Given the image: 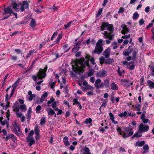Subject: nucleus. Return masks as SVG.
I'll return each mask as SVG.
<instances>
[{
    "mask_svg": "<svg viewBox=\"0 0 154 154\" xmlns=\"http://www.w3.org/2000/svg\"><path fill=\"white\" fill-rule=\"evenodd\" d=\"M132 50V49L128 48L127 49L124 51L123 54L125 56H127L131 53Z\"/></svg>",
    "mask_w": 154,
    "mask_h": 154,
    "instance_id": "nucleus-26",
    "label": "nucleus"
},
{
    "mask_svg": "<svg viewBox=\"0 0 154 154\" xmlns=\"http://www.w3.org/2000/svg\"><path fill=\"white\" fill-rule=\"evenodd\" d=\"M47 67L46 66L43 69H40L37 74V76L35 75L32 76L33 79L35 81H36L37 78L38 79H42L43 78H45L46 76L45 72L47 70Z\"/></svg>",
    "mask_w": 154,
    "mask_h": 154,
    "instance_id": "nucleus-4",
    "label": "nucleus"
},
{
    "mask_svg": "<svg viewBox=\"0 0 154 154\" xmlns=\"http://www.w3.org/2000/svg\"><path fill=\"white\" fill-rule=\"evenodd\" d=\"M30 26L33 27H34L35 26V22L34 20H32L30 23Z\"/></svg>",
    "mask_w": 154,
    "mask_h": 154,
    "instance_id": "nucleus-53",
    "label": "nucleus"
},
{
    "mask_svg": "<svg viewBox=\"0 0 154 154\" xmlns=\"http://www.w3.org/2000/svg\"><path fill=\"white\" fill-rule=\"evenodd\" d=\"M118 115L121 117H127L128 116H130L133 117L135 115V114H134V115H132L131 114V112H128L126 111H124L123 112H121L119 113L118 114Z\"/></svg>",
    "mask_w": 154,
    "mask_h": 154,
    "instance_id": "nucleus-14",
    "label": "nucleus"
},
{
    "mask_svg": "<svg viewBox=\"0 0 154 154\" xmlns=\"http://www.w3.org/2000/svg\"><path fill=\"white\" fill-rule=\"evenodd\" d=\"M14 137V136L13 134H8L5 137V140L7 141L10 138L13 139Z\"/></svg>",
    "mask_w": 154,
    "mask_h": 154,
    "instance_id": "nucleus-39",
    "label": "nucleus"
},
{
    "mask_svg": "<svg viewBox=\"0 0 154 154\" xmlns=\"http://www.w3.org/2000/svg\"><path fill=\"white\" fill-rule=\"evenodd\" d=\"M32 108L30 107L28 109L26 114V119L27 121H29L31 119L32 115Z\"/></svg>",
    "mask_w": 154,
    "mask_h": 154,
    "instance_id": "nucleus-19",
    "label": "nucleus"
},
{
    "mask_svg": "<svg viewBox=\"0 0 154 154\" xmlns=\"http://www.w3.org/2000/svg\"><path fill=\"white\" fill-rule=\"evenodd\" d=\"M6 117L7 118V120H3V118L2 117L0 118V122L1 125L3 126H4L5 125L6 126V127L7 129L9 128V117L10 116V112L9 110H7V111L6 112Z\"/></svg>",
    "mask_w": 154,
    "mask_h": 154,
    "instance_id": "nucleus-5",
    "label": "nucleus"
},
{
    "mask_svg": "<svg viewBox=\"0 0 154 154\" xmlns=\"http://www.w3.org/2000/svg\"><path fill=\"white\" fill-rule=\"evenodd\" d=\"M20 108L22 112L26 111L27 109L26 106L24 104L21 105L20 106Z\"/></svg>",
    "mask_w": 154,
    "mask_h": 154,
    "instance_id": "nucleus-35",
    "label": "nucleus"
},
{
    "mask_svg": "<svg viewBox=\"0 0 154 154\" xmlns=\"http://www.w3.org/2000/svg\"><path fill=\"white\" fill-rule=\"evenodd\" d=\"M101 82V81L100 79H98L96 80L95 81V83L94 84L95 86H96V85H98L99 84H100Z\"/></svg>",
    "mask_w": 154,
    "mask_h": 154,
    "instance_id": "nucleus-54",
    "label": "nucleus"
},
{
    "mask_svg": "<svg viewBox=\"0 0 154 154\" xmlns=\"http://www.w3.org/2000/svg\"><path fill=\"white\" fill-rule=\"evenodd\" d=\"M55 99L53 97H51L50 99V100H49L47 102V103L48 105V106H50V104L52 103H53V102L55 101Z\"/></svg>",
    "mask_w": 154,
    "mask_h": 154,
    "instance_id": "nucleus-43",
    "label": "nucleus"
},
{
    "mask_svg": "<svg viewBox=\"0 0 154 154\" xmlns=\"http://www.w3.org/2000/svg\"><path fill=\"white\" fill-rule=\"evenodd\" d=\"M111 89L113 90H117L118 89V87L117 85L114 82H113L111 84Z\"/></svg>",
    "mask_w": 154,
    "mask_h": 154,
    "instance_id": "nucleus-27",
    "label": "nucleus"
},
{
    "mask_svg": "<svg viewBox=\"0 0 154 154\" xmlns=\"http://www.w3.org/2000/svg\"><path fill=\"white\" fill-rule=\"evenodd\" d=\"M59 102L58 101H54L52 105V107L54 109V110H55V109H56V108H58L57 107L58 105L57 104Z\"/></svg>",
    "mask_w": 154,
    "mask_h": 154,
    "instance_id": "nucleus-36",
    "label": "nucleus"
},
{
    "mask_svg": "<svg viewBox=\"0 0 154 154\" xmlns=\"http://www.w3.org/2000/svg\"><path fill=\"white\" fill-rule=\"evenodd\" d=\"M92 122V120L91 118H89L88 119H87L84 122V123L86 124H87L88 123H91Z\"/></svg>",
    "mask_w": 154,
    "mask_h": 154,
    "instance_id": "nucleus-49",
    "label": "nucleus"
},
{
    "mask_svg": "<svg viewBox=\"0 0 154 154\" xmlns=\"http://www.w3.org/2000/svg\"><path fill=\"white\" fill-rule=\"evenodd\" d=\"M100 125L101 126H100L99 128V131L100 132H104L106 131V130H107L108 128L106 123H102Z\"/></svg>",
    "mask_w": 154,
    "mask_h": 154,
    "instance_id": "nucleus-12",
    "label": "nucleus"
},
{
    "mask_svg": "<svg viewBox=\"0 0 154 154\" xmlns=\"http://www.w3.org/2000/svg\"><path fill=\"white\" fill-rule=\"evenodd\" d=\"M121 84L125 87H128L133 84V83H129L128 81L126 79H122L121 80Z\"/></svg>",
    "mask_w": 154,
    "mask_h": 154,
    "instance_id": "nucleus-15",
    "label": "nucleus"
},
{
    "mask_svg": "<svg viewBox=\"0 0 154 154\" xmlns=\"http://www.w3.org/2000/svg\"><path fill=\"white\" fill-rule=\"evenodd\" d=\"M34 134V131L33 130H31L29 134V136H30L32 137V136Z\"/></svg>",
    "mask_w": 154,
    "mask_h": 154,
    "instance_id": "nucleus-63",
    "label": "nucleus"
},
{
    "mask_svg": "<svg viewBox=\"0 0 154 154\" xmlns=\"http://www.w3.org/2000/svg\"><path fill=\"white\" fill-rule=\"evenodd\" d=\"M45 117H42V118L40 122V124L41 125H43L44 124H45Z\"/></svg>",
    "mask_w": 154,
    "mask_h": 154,
    "instance_id": "nucleus-45",
    "label": "nucleus"
},
{
    "mask_svg": "<svg viewBox=\"0 0 154 154\" xmlns=\"http://www.w3.org/2000/svg\"><path fill=\"white\" fill-rule=\"evenodd\" d=\"M103 83H102L100 85H96V86L95 87L98 88H100L103 87Z\"/></svg>",
    "mask_w": 154,
    "mask_h": 154,
    "instance_id": "nucleus-57",
    "label": "nucleus"
},
{
    "mask_svg": "<svg viewBox=\"0 0 154 154\" xmlns=\"http://www.w3.org/2000/svg\"><path fill=\"white\" fill-rule=\"evenodd\" d=\"M35 134L37 135L36 137V138L37 139L40 138L39 136V130L38 129V127L35 126Z\"/></svg>",
    "mask_w": 154,
    "mask_h": 154,
    "instance_id": "nucleus-24",
    "label": "nucleus"
},
{
    "mask_svg": "<svg viewBox=\"0 0 154 154\" xmlns=\"http://www.w3.org/2000/svg\"><path fill=\"white\" fill-rule=\"evenodd\" d=\"M14 88L12 89V91H11V95L10 96H9L8 95V94H6V97H5V101H8V100H9L10 99V98H11V96L13 94V93L14 92Z\"/></svg>",
    "mask_w": 154,
    "mask_h": 154,
    "instance_id": "nucleus-32",
    "label": "nucleus"
},
{
    "mask_svg": "<svg viewBox=\"0 0 154 154\" xmlns=\"http://www.w3.org/2000/svg\"><path fill=\"white\" fill-rule=\"evenodd\" d=\"M110 54V49L109 48H108L106 49L103 53V55L106 57H108Z\"/></svg>",
    "mask_w": 154,
    "mask_h": 154,
    "instance_id": "nucleus-22",
    "label": "nucleus"
},
{
    "mask_svg": "<svg viewBox=\"0 0 154 154\" xmlns=\"http://www.w3.org/2000/svg\"><path fill=\"white\" fill-rule=\"evenodd\" d=\"M103 8H100L99 9V10L98 11L97 14L96 15V16L97 17L99 16L101 14L102 12L103 11Z\"/></svg>",
    "mask_w": 154,
    "mask_h": 154,
    "instance_id": "nucleus-50",
    "label": "nucleus"
},
{
    "mask_svg": "<svg viewBox=\"0 0 154 154\" xmlns=\"http://www.w3.org/2000/svg\"><path fill=\"white\" fill-rule=\"evenodd\" d=\"M111 33H108L106 31H104L103 33L104 35V38H108L109 40L106 41V43L109 44L110 43V40H112L113 38V36Z\"/></svg>",
    "mask_w": 154,
    "mask_h": 154,
    "instance_id": "nucleus-9",
    "label": "nucleus"
},
{
    "mask_svg": "<svg viewBox=\"0 0 154 154\" xmlns=\"http://www.w3.org/2000/svg\"><path fill=\"white\" fill-rule=\"evenodd\" d=\"M17 116L20 118V120L22 122H24L25 121V117L24 115H22L21 113H17Z\"/></svg>",
    "mask_w": 154,
    "mask_h": 154,
    "instance_id": "nucleus-23",
    "label": "nucleus"
},
{
    "mask_svg": "<svg viewBox=\"0 0 154 154\" xmlns=\"http://www.w3.org/2000/svg\"><path fill=\"white\" fill-rule=\"evenodd\" d=\"M62 37V35L61 34H59L58 35V37L57 38V40L55 42L56 44H57L59 43Z\"/></svg>",
    "mask_w": 154,
    "mask_h": 154,
    "instance_id": "nucleus-41",
    "label": "nucleus"
},
{
    "mask_svg": "<svg viewBox=\"0 0 154 154\" xmlns=\"http://www.w3.org/2000/svg\"><path fill=\"white\" fill-rule=\"evenodd\" d=\"M145 112L143 111L142 113V115L141 116V119L142 120L143 122L144 123H147L148 122V120L147 119L145 118Z\"/></svg>",
    "mask_w": 154,
    "mask_h": 154,
    "instance_id": "nucleus-25",
    "label": "nucleus"
},
{
    "mask_svg": "<svg viewBox=\"0 0 154 154\" xmlns=\"http://www.w3.org/2000/svg\"><path fill=\"white\" fill-rule=\"evenodd\" d=\"M121 27L122 28L123 30L121 31L122 34H125L127 33L128 32V30L126 25L123 24L121 25Z\"/></svg>",
    "mask_w": 154,
    "mask_h": 154,
    "instance_id": "nucleus-21",
    "label": "nucleus"
},
{
    "mask_svg": "<svg viewBox=\"0 0 154 154\" xmlns=\"http://www.w3.org/2000/svg\"><path fill=\"white\" fill-rule=\"evenodd\" d=\"M46 111L48 114L49 115L52 116L55 114V112L54 110L52 109L51 108H48L47 109Z\"/></svg>",
    "mask_w": 154,
    "mask_h": 154,
    "instance_id": "nucleus-28",
    "label": "nucleus"
},
{
    "mask_svg": "<svg viewBox=\"0 0 154 154\" xmlns=\"http://www.w3.org/2000/svg\"><path fill=\"white\" fill-rule=\"evenodd\" d=\"M80 42H78L76 45V47L75 48H73L72 49L73 51H75V49H76V51H77L79 49V46L80 45Z\"/></svg>",
    "mask_w": 154,
    "mask_h": 154,
    "instance_id": "nucleus-47",
    "label": "nucleus"
},
{
    "mask_svg": "<svg viewBox=\"0 0 154 154\" xmlns=\"http://www.w3.org/2000/svg\"><path fill=\"white\" fill-rule=\"evenodd\" d=\"M124 9L123 8L121 7L119 9L118 13L119 14L122 13L124 12Z\"/></svg>",
    "mask_w": 154,
    "mask_h": 154,
    "instance_id": "nucleus-59",
    "label": "nucleus"
},
{
    "mask_svg": "<svg viewBox=\"0 0 154 154\" xmlns=\"http://www.w3.org/2000/svg\"><path fill=\"white\" fill-rule=\"evenodd\" d=\"M94 73V71L93 70H90L88 74V76H91Z\"/></svg>",
    "mask_w": 154,
    "mask_h": 154,
    "instance_id": "nucleus-56",
    "label": "nucleus"
},
{
    "mask_svg": "<svg viewBox=\"0 0 154 154\" xmlns=\"http://www.w3.org/2000/svg\"><path fill=\"white\" fill-rule=\"evenodd\" d=\"M57 34L58 33L57 32L54 33L53 34V35H52L51 37V39L52 40L53 39V38H54L57 35Z\"/></svg>",
    "mask_w": 154,
    "mask_h": 154,
    "instance_id": "nucleus-62",
    "label": "nucleus"
},
{
    "mask_svg": "<svg viewBox=\"0 0 154 154\" xmlns=\"http://www.w3.org/2000/svg\"><path fill=\"white\" fill-rule=\"evenodd\" d=\"M73 104H77L79 106V108L80 109H81L82 108V107L81 104L79 102L78 100L76 99H74L73 100Z\"/></svg>",
    "mask_w": 154,
    "mask_h": 154,
    "instance_id": "nucleus-37",
    "label": "nucleus"
},
{
    "mask_svg": "<svg viewBox=\"0 0 154 154\" xmlns=\"http://www.w3.org/2000/svg\"><path fill=\"white\" fill-rule=\"evenodd\" d=\"M109 116L110 117V118L111 120H113V119H114L115 117L112 114L111 112H110L109 113Z\"/></svg>",
    "mask_w": 154,
    "mask_h": 154,
    "instance_id": "nucleus-61",
    "label": "nucleus"
},
{
    "mask_svg": "<svg viewBox=\"0 0 154 154\" xmlns=\"http://www.w3.org/2000/svg\"><path fill=\"white\" fill-rule=\"evenodd\" d=\"M27 141L29 143V145L31 146L35 143V141L32 137L28 136L26 138Z\"/></svg>",
    "mask_w": 154,
    "mask_h": 154,
    "instance_id": "nucleus-17",
    "label": "nucleus"
},
{
    "mask_svg": "<svg viewBox=\"0 0 154 154\" xmlns=\"http://www.w3.org/2000/svg\"><path fill=\"white\" fill-rule=\"evenodd\" d=\"M103 40L102 39L99 40L97 43L96 46L95 47L94 52L98 54L100 53L103 50V48L102 45Z\"/></svg>",
    "mask_w": 154,
    "mask_h": 154,
    "instance_id": "nucleus-6",
    "label": "nucleus"
},
{
    "mask_svg": "<svg viewBox=\"0 0 154 154\" xmlns=\"http://www.w3.org/2000/svg\"><path fill=\"white\" fill-rule=\"evenodd\" d=\"M105 30H109L110 31L109 33H111L112 34L113 30V26L107 23H104L101 26V30L103 31Z\"/></svg>",
    "mask_w": 154,
    "mask_h": 154,
    "instance_id": "nucleus-7",
    "label": "nucleus"
},
{
    "mask_svg": "<svg viewBox=\"0 0 154 154\" xmlns=\"http://www.w3.org/2000/svg\"><path fill=\"white\" fill-rule=\"evenodd\" d=\"M11 5L12 6L13 9L15 11H19L20 9L21 12L23 11L25 8H27L28 7V2L26 1H24L23 3L19 4L13 3Z\"/></svg>",
    "mask_w": 154,
    "mask_h": 154,
    "instance_id": "nucleus-3",
    "label": "nucleus"
},
{
    "mask_svg": "<svg viewBox=\"0 0 154 154\" xmlns=\"http://www.w3.org/2000/svg\"><path fill=\"white\" fill-rule=\"evenodd\" d=\"M68 138L67 137H65L63 138V142L65 145L67 146L70 145V143L68 141Z\"/></svg>",
    "mask_w": 154,
    "mask_h": 154,
    "instance_id": "nucleus-30",
    "label": "nucleus"
},
{
    "mask_svg": "<svg viewBox=\"0 0 154 154\" xmlns=\"http://www.w3.org/2000/svg\"><path fill=\"white\" fill-rule=\"evenodd\" d=\"M82 154H91L90 152L89 149L87 147H85L84 148V151Z\"/></svg>",
    "mask_w": 154,
    "mask_h": 154,
    "instance_id": "nucleus-34",
    "label": "nucleus"
},
{
    "mask_svg": "<svg viewBox=\"0 0 154 154\" xmlns=\"http://www.w3.org/2000/svg\"><path fill=\"white\" fill-rule=\"evenodd\" d=\"M148 85L151 88H154V83L151 81H149L148 82Z\"/></svg>",
    "mask_w": 154,
    "mask_h": 154,
    "instance_id": "nucleus-40",
    "label": "nucleus"
},
{
    "mask_svg": "<svg viewBox=\"0 0 154 154\" xmlns=\"http://www.w3.org/2000/svg\"><path fill=\"white\" fill-rule=\"evenodd\" d=\"M141 136V135L140 134H139V132H137L132 137V138H134L135 137H139Z\"/></svg>",
    "mask_w": 154,
    "mask_h": 154,
    "instance_id": "nucleus-52",
    "label": "nucleus"
},
{
    "mask_svg": "<svg viewBox=\"0 0 154 154\" xmlns=\"http://www.w3.org/2000/svg\"><path fill=\"white\" fill-rule=\"evenodd\" d=\"M55 110L58 111V112L57 113V115H61L63 113L62 110L61 109H59L58 108H56Z\"/></svg>",
    "mask_w": 154,
    "mask_h": 154,
    "instance_id": "nucleus-55",
    "label": "nucleus"
},
{
    "mask_svg": "<svg viewBox=\"0 0 154 154\" xmlns=\"http://www.w3.org/2000/svg\"><path fill=\"white\" fill-rule=\"evenodd\" d=\"M14 127L16 129V131H18L19 132L20 131V129L19 127L18 126L16 122H14L13 125Z\"/></svg>",
    "mask_w": 154,
    "mask_h": 154,
    "instance_id": "nucleus-42",
    "label": "nucleus"
},
{
    "mask_svg": "<svg viewBox=\"0 0 154 154\" xmlns=\"http://www.w3.org/2000/svg\"><path fill=\"white\" fill-rule=\"evenodd\" d=\"M86 59L84 63L85 59L82 57L80 59H76L72 63V70L77 73L79 74L81 72L84 71L86 67L89 68V60L90 58V56L88 55H86L85 57Z\"/></svg>",
    "mask_w": 154,
    "mask_h": 154,
    "instance_id": "nucleus-1",
    "label": "nucleus"
},
{
    "mask_svg": "<svg viewBox=\"0 0 154 154\" xmlns=\"http://www.w3.org/2000/svg\"><path fill=\"white\" fill-rule=\"evenodd\" d=\"M90 62L91 64H95V63L94 61V59L93 57H91L90 59Z\"/></svg>",
    "mask_w": 154,
    "mask_h": 154,
    "instance_id": "nucleus-64",
    "label": "nucleus"
},
{
    "mask_svg": "<svg viewBox=\"0 0 154 154\" xmlns=\"http://www.w3.org/2000/svg\"><path fill=\"white\" fill-rule=\"evenodd\" d=\"M99 60L101 64L106 63L110 64L114 62V60L113 59H105L103 57H101L100 58Z\"/></svg>",
    "mask_w": 154,
    "mask_h": 154,
    "instance_id": "nucleus-8",
    "label": "nucleus"
},
{
    "mask_svg": "<svg viewBox=\"0 0 154 154\" xmlns=\"http://www.w3.org/2000/svg\"><path fill=\"white\" fill-rule=\"evenodd\" d=\"M138 52V51L134 50L133 51L132 54V60L133 61H135L136 59V56Z\"/></svg>",
    "mask_w": 154,
    "mask_h": 154,
    "instance_id": "nucleus-29",
    "label": "nucleus"
},
{
    "mask_svg": "<svg viewBox=\"0 0 154 154\" xmlns=\"http://www.w3.org/2000/svg\"><path fill=\"white\" fill-rule=\"evenodd\" d=\"M48 95V94L47 92H44L43 94L41 96L40 100L41 102H42L44 101L45 98Z\"/></svg>",
    "mask_w": 154,
    "mask_h": 154,
    "instance_id": "nucleus-33",
    "label": "nucleus"
},
{
    "mask_svg": "<svg viewBox=\"0 0 154 154\" xmlns=\"http://www.w3.org/2000/svg\"><path fill=\"white\" fill-rule=\"evenodd\" d=\"M87 89L90 90L91 91H93L94 90V88L90 85H88L87 86Z\"/></svg>",
    "mask_w": 154,
    "mask_h": 154,
    "instance_id": "nucleus-58",
    "label": "nucleus"
},
{
    "mask_svg": "<svg viewBox=\"0 0 154 154\" xmlns=\"http://www.w3.org/2000/svg\"><path fill=\"white\" fill-rule=\"evenodd\" d=\"M4 12L3 13V14H5L7 13H8L10 14H13L15 17L16 18L17 17V14L16 13H14L12 12V9H11L10 7H9L7 8H5L4 9Z\"/></svg>",
    "mask_w": 154,
    "mask_h": 154,
    "instance_id": "nucleus-13",
    "label": "nucleus"
},
{
    "mask_svg": "<svg viewBox=\"0 0 154 154\" xmlns=\"http://www.w3.org/2000/svg\"><path fill=\"white\" fill-rule=\"evenodd\" d=\"M118 44L116 42H114L112 44V46H113V48L114 49H116L118 47L117 45Z\"/></svg>",
    "mask_w": 154,
    "mask_h": 154,
    "instance_id": "nucleus-46",
    "label": "nucleus"
},
{
    "mask_svg": "<svg viewBox=\"0 0 154 154\" xmlns=\"http://www.w3.org/2000/svg\"><path fill=\"white\" fill-rule=\"evenodd\" d=\"M116 130L119 134L124 138L130 137L133 134L132 129L130 128H125L123 129V130H122L120 127H119Z\"/></svg>",
    "mask_w": 154,
    "mask_h": 154,
    "instance_id": "nucleus-2",
    "label": "nucleus"
},
{
    "mask_svg": "<svg viewBox=\"0 0 154 154\" xmlns=\"http://www.w3.org/2000/svg\"><path fill=\"white\" fill-rule=\"evenodd\" d=\"M35 97V95L34 94H32V91H29L28 92V95H27L26 97L27 100L31 101Z\"/></svg>",
    "mask_w": 154,
    "mask_h": 154,
    "instance_id": "nucleus-18",
    "label": "nucleus"
},
{
    "mask_svg": "<svg viewBox=\"0 0 154 154\" xmlns=\"http://www.w3.org/2000/svg\"><path fill=\"white\" fill-rule=\"evenodd\" d=\"M139 23L140 25H142L144 23V21L143 19H141L139 21Z\"/></svg>",
    "mask_w": 154,
    "mask_h": 154,
    "instance_id": "nucleus-60",
    "label": "nucleus"
},
{
    "mask_svg": "<svg viewBox=\"0 0 154 154\" xmlns=\"http://www.w3.org/2000/svg\"><path fill=\"white\" fill-rule=\"evenodd\" d=\"M13 110L15 112L16 115L18 113H21L19 112V104L18 102H16L13 107Z\"/></svg>",
    "mask_w": 154,
    "mask_h": 154,
    "instance_id": "nucleus-20",
    "label": "nucleus"
},
{
    "mask_svg": "<svg viewBox=\"0 0 154 154\" xmlns=\"http://www.w3.org/2000/svg\"><path fill=\"white\" fill-rule=\"evenodd\" d=\"M138 129L140 132H145L148 130L149 127L147 125H144L141 123L139 125Z\"/></svg>",
    "mask_w": 154,
    "mask_h": 154,
    "instance_id": "nucleus-10",
    "label": "nucleus"
},
{
    "mask_svg": "<svg viewBox=\"0 0 154 154\" xmlns=\"http://www.w3.org/2000/svg\"><path fill=\"white\" fill-rule=\"evenodd\" d=\"M107 74V72L106 71L102 70L98 72L97 73V75L99 77H103L106 76Z\"/></svg>",
    "mask_w": 154,
    "mask_h": 154,
    "instance_id": "nucleus-16",
    "label": "nucleus"
},
{
    "mask_svg": "<svg viewBox=\"0 0 154 154\" xmlns=\"http://www.w3.org/2000/svg\"><path fill=\"white\" fill-rule=\"evenodd\" d=\"M139 16V14L137 12H135L133 16V19H137Z\"/></svg>",
    "mask_w": 154,
    "mask_h": 154,
    "instance_id": "nucleus-51",
    "label": "nucleus"
},
{
    "mask_svg": "<svg viewBox=\"0 0 154 154\" xmlns=\"http://www.w3.org/2000/svg\"><path fill=\"white\" fill-rule=\"evenodd\" d=\"M134 61L132 62L128 63L126 61H124L123 62V63L124 65H127V66L129 69L133 70L135 67Z\"/></svg>",
    "mask_w": 154,
    "mask_h": 154,
    "instance_id": "nucleus-11",
    "label": "nucleus"
},
{
    "mask_svg": "<svg viewBox=\"0 0 154 154\" xmlns=\"http://www.w3.org/2000/svg\"><path fill=\"white\" fill-rule=\"evenodd\" d=\"M63 48L64 50V52H67L70 49L68 47V45H65L63 47Z\"/></svg>",
    "mask_w": 154,
    "mask_h": 154,
    "instance_id": "nucleus-44",
    "label": "nucleus"
},
{
    "mask_svg": "<svg viewBox=\"0 0 154 154\" xmlns=\"http://www.w3.org/2000/svg\"><path fill=\"white\" fill-rule=\"evenodd\" d=\"M109 81L108 79H105L104 80L103 85L106 88H108L109 86Z\"/></svg>",
    "mask_w": 154,
    "mask_h": 154,
    "instance_id": "nucleus-38",
    "label": "nucleus"
},
{
    "mask_svg": "<svg viewBox=\"0 0 154 154\" xmlns=\"http://www.w3.org/2000/svg\"><path fill=\"white\" fill-rule=\"evenodd\" d=\"M145 143L144 141H137L136 142L135 146H142Z\"/></svg>",
    "mask_w": 154,
    "mask_h": 154,
    "instance_id": "nucleus-31",
    "label": "nucleus"
},
{
    "mask_svg": "<svg viewBox=\"0 0 154 154\" xmlns=\"http://www.w3.org/2000/svg\"><path fill=\"white\" fill-rule=\"evenodd\" d=\"M141 107L140 105L138 104H136L135 105V107L136 109L137 110V111H140V107Z\"/></svg>",
    "mask_w": 154,
    "mask_h": 154,
    "instance_id": "nucleus-48",
    "label": "nucleus"
}]
</instances>
